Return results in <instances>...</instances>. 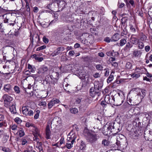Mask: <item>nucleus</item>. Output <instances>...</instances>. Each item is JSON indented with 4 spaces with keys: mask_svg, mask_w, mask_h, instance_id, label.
Listing matches in <instances>:
<instances>
[{
    "mask_svg": "<svg viewBox=\"0 0 152 152\" xmlns=\"http://www.w3.org/2000/svg\"><path fill=\"white\" fill-rule=\"evenodd\" d=\"M146 95L145 90L144 89L142 90L141 92H139L137 94H135L130 100H133L134 101H138L139 102L141 101Z\"/></svg>",
    "mask_w": 152,
    "mask_h": 152,
    "instance_id": "f257e3e1",
    "label": "nucleus"
},
{
    "mask_svg": "<svg viewBox=\"0 0 152 152\" xmlns=\"http://www.w3.org/2000/svg\"><path fill=\"white\" fill-rule=\"evenodd\" d=\"M99 136L97 134L95 133H91L89 132L87 133L86 137L87 141L93 145V144L97 140Z\"/></svg>",
    "mask_w": 152,
    "mask_h": 152,
    "instance_id": "f03ea898",
    "label": "nucleus"
},
{
    "mask_svg": "<svg viewBox=\"0 0 152 152\" xmlns=\"http://www.w3.org/2000/svg\"><path fill=\"white\" fill-rule=\"evenodd\" d=\"M2 98L5 106L7 107H9V105L12 100V97L7 94H5L3 96Z\"/></svg>",
    "mask_w": 152,
    "mask_h": 152,
    "instance_id": "7ed1b4c3",
    "label": "nucleus"
},
{
    "mask_svg": "<svg viewBox=\"0 0 152 152\" xmlns=\"http://www.w3.org/2000/svg\"><path fill=\"white\" fill-rule=\"evenodd\" d=\"M72 131L70 132L69 133L67 139V143H70L71 144H73L77 138V135L74 134V132Z\"/></svg>",
    "mask_w": 152,
    "mask_h": 152,
    "instance_id": "20e7f679",
    "label": "nucleus"
},
{
    "mask_svg": "<svg viewBox=\"0 0 152 152\" xmlns=\"http://www.w3.org/2000/svg\"><path fill=\"white\" fill-rule=\"evenodd\" d=\"M118 96H116L115 97V100L113 103V104L117 106H119L121 104L124 102L123 96L121 97L120 96V94L119 93L118 94Z\"/></svg>",
    "mask_w": 152,
    "mask_h": 152,
    "instance_id": "39448f33",
    "label": "nucleus"
},
{
    "mask_svg": "<svg viewBox=\"0 0 152 152\" xmlns=\"http://www.w3.org/2000/svg\"><path fill=\"white\" fill-rule=\"evenodd\" d=\"M104 100L107 104H113L115 101V98L113 96L112 97L111 99L110 96L107 95L105 96Z\"/></svg>",
    "mask_w": 152,
    "mask_h": 152,
    "instance_id": "423d86ee",
    "label": "nucleus"
},
{
    "mask_svg": "<svg viewBox=\"0 0 152 152\" xmlns=\"http://www.w3.org/2000/svg\"><path fill=\"white\" fill-rule=\"evenodd\" d=\"M59 100L57 99L53 98L51 100L48 104V107L49 109H50L55 104H57L59 102Z\"/></svg>",
    "mask_w": 152,
    "mask_h": 152,
    "instance_id": "0eeeda50",
    "label": "nucleus"
},
{
    "mask_svg": "<svg viewBox=\"0 0 152 152\" xmlns=\"http://www.w3.org/2000/svg\"><path fill=\"white\" fill-rule=\"evenodd\" d=\"M140 69L138 68H136L135 69V72L131 74V77L135 79L138 78L140 76V75L139 73L140 72Z\"/></svg>",
    "mask_w": 152,
    "mask_h": 152,
    "instance_id": "6e6552de",
    "label": "nucleus"
},
{
    "mask_svg": "<svg viewBox=\"0 0 152 152\" xmlns=\"http://www.w3.org/2000/svg\"><path fill=\"white\" fill-rule=\"evenodd\" d=\"M45 133L46 135V138L47 139H50L51 133L50 129V126L49 124H47V125L45 129Z\"/></svg>",
    "mask_w": 152,
    "mask_h": 152,
    "instance_id": "1a4fd4ad",
    "label": "nucleus"
},
{
    "mask_svg": "<svg viewBox=\"0 0 152 152\" xmlns=\"http://www.w3.org/2000/svg\"><path fill=\"white\" fill-rule=\"evenodd\" d=\"M48 69L47 66L45 65L42 66L38 69V73L39 74L44 73L47 71Z\"/></svg>",
    "mask_w": 152,
    "mask_h": 152,
    "instance_id": "9d476101",
    "label": "nucleus"
},
{
    "mask_svg": "<svg viewBox=\"0 0 152 152\" xmlns=\"http://www.w3.org/2000/svg\"><path fill=\"white\" fill-rule=\"evenodd\" d=\"M4 90L7 92H10L12 90V86L9 84L4 85Z\"/></svg>",
    "mask_w": 152,
    "mask_h": 152,
    "instance_id": "9b49d317",
    "label": "nucleus"
},
{
    "mask_svg": "<svg viewBox=\"0 0 152 152\" xmlns=\"http://www.w3.org/2000/svg\"><path fill=\"white\" fill-rule=\"evenodd\" d=\"M64 49V48L63 47H59L57 48V51H54L52 53L53 56H55L58 55L60 53V51H63Z\"/></svg>",
    "mask_w": 152,
    "mask_h": 152,
    "instance_id": "f8f14e48",
    "label": "nucleus"
},
{
    "mask_svg": "<svg viewBox=\"0 0 152 152\" xmlns=\"http://www.w3.org/2000/svg\"><path fill=\"white\" fill-rule=\"evenodd\" d=\"M102 87V84L100 83L98 81L94 83V88H95V91L99 90L101 89Z\"/></svg>",
    "mask_w": 152,
    "mask_h": 152,
    "instance_id": "ddd939ff",
    "label": "nucleus"
},
{
    "mask_svg": "<svg viewBox=\"0 0 152 152\" xmlns=\"http://www.w3.org/2000/svg\"><path fill=\"white\" fill-rule=\"evenodd\" d=\"M94 40L93 37L92 35H89L87 37L86 39H85L84 40L85 44L86 42H89V43H92Z\"/></svg>",
    "mask_w": 152,
    "mask_h": 152,
    "instance_id": "4468645a",
    "label": "nucleus"
},
{
    "mask_svg": "<svg viewBox=\"0 0 152 152\" xmlns=\"http://www.w3.org/2000/svg\"><path fill=\"white\" fill-rule=\"evenodd\" d=\"M134 35H132L131 36L130 39V41L132 43L134 44H136L138 43L139 39L136 37H134Z\"/></svg>",
    "mask_w": 152,
    "mask_h": 152,
    "instance_id": "2eb2a0df",
    "label": "nucleus"
},
{
    "mask_svg": "<svg viewBox=\"0 0 152 152\" xmlns=\"http://www.w3.org/2000/svg\"><path fill=\"white\" fill-rule=\"evenodd\" d=\"M9 109L11 113L13 114H15L16 113L15 106V105L12 104L11 106H9Z\"/></svg>",
    "mask_w": 152,
    "mask_h": 152,
    "instance_id": "dca6fc26",
    "label": "nucleus"
},
{
    "mask_svg": "<svg viewBox=\"0 0 152 152\" xmlns=\"http://www.w3.org/2000/svg\"><path fill=\"white\" fill-rule=\"evenodd\" d=\"M119 37L120 35L119 34H115L113 36L111 39V41L112 42L116 41L119 39Z\"/></svg>",
    "mask_w": 152,
    "mask_h": 152,
    "instance_id": "f3484780",
    "label": "nucleus"
},
{
    "mask_svg": "<svg viewBox=\"0 0 152 152\" xmlns=\"http://www.w3.org/2000/svg\"><path fill=\"white\" fill-rule=\"evenodd\" d=\"M37 55L34 54L31 56L32 58H34L35 60L39 62H41L43 60V58L42 57H39Z\"/></svg>",
    "mask_w": 152,
    "mask_h": 152,
    "instance_id": "a211bd4d",
    "label": "nucleus"
},
{
    "mask_svg": "<svg viewBox=\"0 0 152 152\" xmlns=\"http://www.w3.org/2000/svg\"><path fill=\"white\" fill-rule=\"evenodd\" d=\"M29 108L28 107H23L22 108V112L26 116H27Z\"/></svg>",
    "mask_w": 152,
    "mask_h": 152,
    "instance_id": "6ab92c4d",
    "label": "nucleus"
},
{
    "mask_svg": "<svg viewBox=\"0 0 152 152\" xmlns=\"http://www.w3.org/2000/svg\"><path fill=\"white\" fill-rule=\"evenodd\" d=\"M19 29H12L9 32L10 35L16 36L18 34V30Z\"/></svg>",
    "mask_w": 152,
    "mask_h": 152,
    "instance_id": "aec40b11",
    "label": "nucleus"
},
{
    "mask_svg": "<svg viewBox=\"0 0 152 152\" xmlns=\"http://www.w3.org/2000/svg\"><path fill=\"white\" fill-rule=\"evenodd\" d=\"M66 5V4L65 2L63 1H60L58 4V7L60 8H61V9L64 8Z\"/></svg>",
    "mask_w": 152,
    "mask_h": 152,
    "instance_id": "412c9836",
    "label": "nucleus"
},
{
    "mask_svg": "<svg viewBox=\"0 0 152 152\" xmlns=\"http://www.w3.org/2000/svg\"><path fill=\"white\" fill-rule=\"evenodd\" d=\"M90 95L91 96L93 97L96 95V91L95 88L94 87H91L90 90Z\"/></svg>",
    "mask_w": 152,
    "mask_h": 152,
    "instance_id": "4be33fe9",
    "label": "nucleus"
},
{
    "mask_svg": "<svg viewBox=\"0 0 152 152\" xmlns=\"http://www.w3.org/2000/svg\"><path fill=\"white\" fill-rule=\"evenodd\" d=\"M140 40L142 41H145L147 39V37L143 33H141L139 35Z\"/></svg>",
    "mask_w": 152,
    "mask_h": 152,
    "instance_id": "5701e85b",
    "label": "nucleus"
},
{
    "mask_svg": "<svg viewBox=\"0 0 152 152\" xmlns=\"http://www.w3.org/2000/svg\"><path fill=\"white\" fill-rule=\"evenodd\" d=\"M18 130V131L17 133H18L19 136L20 137H21L24 135L25 133L22 128H19Z\"/></svg>",
    "mask_w": 152,
    "mask_h": 152,
    "instance_id": "b1692460",
    "label": "nucleus"
},
{
    "mask_svg": "<svg viewBox=\"0 0 152 152\" xmlns=\"http://www.w3.org/2000/svg\"><path fill=\"white\" fill-rule=\"evenodd\" d=\"M73 129H72L70 132L73 131L72 132H74V134L75 135H77L75 133V131H76L77 132L79 130V128L75 124L73 125Z\"/></svg>",
    "mask_w": 152,
    "mask_h": 152,
    "instance_id": "393cba45",
    "label": "nucleus"
},
{
    "mask_svg": "<svg viewBox=\"0 0 152 152\" xmlns=\"http://www.w3.org/2000/svg\"><path fill=\"white\" fill-rule=\"evenodd\" d=\"M141 53L140 51L135 50L133 53V54L135 56H140L141 54Z\"/></svg>",
    "mask_w": 152,
    "mask_h": 152,
    "instance_id": "a878e982",
    "label": "nucleus"
},
{
    "mask_svg": "<svg viewBox=\"0 0 152 152\" xmlns=\"http://www.w3.org/2000/svg\"><path fill=\"white\" fill-rule=\"evenodd\" d=\"M102 144L104 146H107L109 144V142L106 139H103L102 141Z\"/></svg>",
    "mask_w": 152,
    "mask_h": 152,
    "instance_id": "bb28decb",
    "label": "nucleus"
},
{
    "mask_svg": "<svg viewBox=\"0 0 152 152\" xmlns=\"http://www.w3.org/2000/svg\"><path fill=\"white\" fill-rule=\"evenodd\" d=\"M86 144L85 142L83 141H81V143L80 145V149L81 150H83L86 147Z\"/></svg>",
    "mask_w": 152,
    "mask_h": 152,
    "instance_id": "cd10ccee",
    "label": "nucleus"
},
{
    "mask_svg": "<svg viewBox=\"0 0 152 152\" xmlns=\"http://www.w3.org/2000/svg\"><path fill=\"white\" fill-rule=\"evenodd\" d=\"M91 131L94 132H96L98 131V127L97 126H95L94 127H91Z\"/></svg>",
    "mask_w": 152,
    "mask_h": 152,
    "instance_id": "c85d7f7f",
    "label": "nucleus"
},
{
    "mask_svg": "<svg viewBox=\"0 0 152 152\" xmlns=\"http://www.w3.org/2000/svg\"><path fill=\"white\" fill-rule=\"evenodd\" d=\"M42 145V143L41 142H40L39 143V145L38 146H37L36 147L39 152H43Z\"/></svg>",
    "mask_w": 152,
    "mask_h": 152,
    "instance_id": "c756f323",
    "label": "nucleus"
},
{
    "mask_svg": "<svg viewBox=\"0 0 152 152\" xmlns=\"http://www.w3.org/2000/svg\"><path fill=\"white\" fill-rule=\"evenodd\" d=\"M113 79V75H111V74L110 75L108 78L107 80V83H110Z\"/></svg>",
    "mask_w": 152,
    "mask_h": 152,
    "instance_id": "7c9ffc66",
    "label": "nucleus"
},
{
    "mask_svg": "<svg viewBox=\"0 0 152 152\" xmlns=\"http://www.w3.org/2000/svg\"><path fill=\"white\" fill-rule=\"evenodd\" d=\"M34 131L33 134L38 135L39 136H40V134L39 133V130L36 127L34 126Z\"/></svg>",
    "mask_w": 152,
    "mask_h": 152,
    "instance_id": "2f4dec72",
    "label": "nucleus"
},
{
    "mask_svg": "<svg viewBox=\"0 0 152 152\" xmlns=\"http://www.w3.org/2000/svg\"><path fill=\"white\" fill-rule=\"evenodd\" d=\"M126 42V40L124 39H122L120 41V46H122L125 45Z\"/></svg>",
    "mask_w": 152,
    "mask_h": 152,
    "instance_id": "473e14b6",
    "label": "nucleus"
},
{
    "mask_svg": "<svg viewBox=\"0 0 152 152\" xmlns=\"http://www.w3.org/2000/svg\"><path fill=\"white\" fill-rule=\"evenodd\" d=\"M128 20L127 17H123L121 19V23L122 24H125Z\"/></svg>",
    "mask_w": 152,
    "mask_h": 152,
    "instance_id": "72a5a7b5",
    "label": "nucleus"
},
{
    "mask_svg": "<svg viewBox=\"0 0 152 152\" xmlns=\"http://www.w3.org/2000/svg\"><path fill=\"white\" fill-rule=\"evenodd\" d=\"M70 111L72 113L75 114L78 112V110L77 108H73L70 109Z\"/></svg>",
    "mask_w": 152,
    "mask_h": 152,
    "instance_id": "f704fd0d",
    "label": "nucleus"
},
{
    "mask_svg": "<svg viewBox=\"0 0 152 152\" xmlns=\"http://www.w3.org/2000/svg\"><path fill=\"white\" fill-rule=\"evenodd\" d=\"M14 90L15 92L17 94H18L20 92L19 88L18 86H14Z\"/></svg>",
    "mask_w": 152,
    "mask_h": 152,
    "instance_id": "c9c22d12",
    "label": "nucleus"
},
{
    "mask_svg": "<svg viewBox=\"0 0 152 152\" xmlns=\"http://www.w3.org/2000/svg\"><path fill=\"white\" fill-rule=\"evenodd\" d=\"M132 66V65L130 62H127L126 65V67L128 69H131Z\"/></svg>",
    "mask_w": 152,
    "mask_h": 152,
    "instance_id": "e433bc0d",
    "label": "nucleus"
},
{
    "mask_svg": "<svg viewBox=\"0 0 152 152\" xmlns=\"http://www.w3.org/2000/svg\"><path fill=\"white\" fill-rule=\"evenodd\" d=\"M96 69L99 70H102L103 69V67L100 64H98L96 66Z\"/></svg>",
    "mask_w": 152,
    "mask_h": 152,
    "instance_id": "4c0bfd02",
    "label": "nucleus"
},
{
    "mask_svg": "<svg viewBox=\"0 0 152 152\" xmlns=\"http://www.w3.org/2000/svg\"><path fill=\"white\" fill-rule=\"evenodd\" d=\"M40 111L39 110H37L36 111V113L34 116V118L35 119H37L39 116Z\"/></svg>",
    "mask_w": 152,
    "mask_h": 152,
    "instance_id": "58836bf2",
    "label": "nucleus"
},
{
    "mask_svg": "<svg viewBox=\"0 0 152 152\" xmlns=\"http://www.w3.org/2000/svg\"><path fill=\"white\" fill-rule=\"evenodd\" d=\"M138 43H139L138 46V47L140 49H142L144 47V45L143 43L142 42H139Z\"/></svg>",
    "mask_w": 152,
    "mask_h": 152,
    "instance_id": "ea45409f",
    "label": "nucleus"
},
{
    "mask_svg": "<svg viewBox=\"0 0 152 152\" xmlns=\"http://www.w3.org/2000/svg\"><path fill=\"white\" fill-rule=\"evenodd\" d=\"M2 150L5 152H10L11 150L9 148L6 147H2Z\"/></svg>",
    "mask_w": 152,
    "mask_h": 152,
    "instance_id": "a19ab883",
    "label": "nucleus"
},
{
    "mask_svg": "<svg viewBox=\"0 0 152 152\" xmlns=\"http://www.w3.org/2000/svg\"><path fill=\"white\" fill-rule=\"evenodd\" d=\"M46 47L45 45H43L37 49L36 51H39L45 49Z\"/></svg>",
    "mask_w": 152,
    "mask_h": 152,
    "instance_id": "79ce46f5",
    "label": "nucleus"
},
{
    "mask_svg": "<svg viewBox=\"0 0 152 152\" xmlns=\"http://www.w3.org/2000/svg\"><path fill=\"white\" fill-rule=\"evenodd\" d=\"M15 122L18 124H20L22 122L21 120L18 117L15 118Z\"/></svg>",
    "mask_w": 152,
    "mask_h": 152,
    "instance_id": "37998d69",
    "label": "nucleus"
},
{
    "mask_svg": "<svg viewBox=\"0 0 152 152\" xmlns=\"http://www.w3.org/2000/svg\"><path fill=\"white\" fill-rule=\"evenodd\" d=\"M11 129L13 130H18V129H19V127H18L15 124L12 125L11 127Z\"/></svg>",
    "mask_w": 152,
    "mask_h": 152,
    "instance_id": "c03bdc74",
    "label": "nucleus"
},
{
    "mask_svg": "<svg viewBox=\"0 0 152 152\" xmlns=\"http://www.w3.org/2000/svg\"><path fill=\"white\" fill-rule=\"evenodd\" d=\"M34 137H33V140L34 141H35L37 142H38L39 141V138L38 137V135L34 134Z\"/></svg>",
    "mask_w": 152,
    "mask_h": 152,
    "instance_id": "a18cd8bd",
    "label": "nucleus"
},
{
    "mask_svg": "<svg viewBox=\"0 0 152 152\" xmlns=\"http://www.w3.org/2000/svg\"><path fill=\"white\" fill-rule=\"evenodd\" d=\"M72 145L70 144V143H67L66 144V146L67 148L70 149L72 147Z\"/></svg>",
    "mask_w": 152,
    "mask_h": 152,
    "instance_id": "49530a36",
    "label": "nucleus"
},
{
    "mask_svg": "<svg viewBox=\"0 0 152 152\" xmlns=\"http://www.w3.org/2000/svg\"><path fill=\"white\" fill-rule=\"evenodd\" d=\"M43 41L45 43H48L49 42L48 39L45 37H43Z\"/></svg>",
    "mask_w": 152,
    "mask_h": 152,
    "instance_id": "de8ad7c7",
    "label": "nucleus"
},
{
    "mask_svg": "<svg viewBox=\"0 0 152 152\" xmlns=\"http://www.w3.org/2000/svg\"><path fill=\"white\" fill-rule=\"evenodd\" d=\"M107 103L105 101H103L101 102V104L102 105V106L103 107H106L107 105Z\"/></svg>",
    "mask_w": 152,
    "mask_h": 152,
    "instance_id": "09e8293b",
    "label": "nucleus"
},
{
    "mask_svg": "<svg viewBox=\"0 0 152 152\" xmlns=\"http://www.w3.org/2000/svg\"><path fill=\"white\" fill-rule=\"evenodd\" d=\"M34 112L32 110H29L28 113V114H27V115L29 116H31L32 115H33Z\"/></svg>",
    "mask_w": 152,
    "mask_h": 152,
    "instance_id": "8fccbe9b",
    "label": "nucleus"
},
{
    "mask_svg": "<svg viewBox=\"0 0 152 152\" xmlns=\"http://www.w3.org/2000/svg\"><path fill=\"white\" fill-rule=\"evenodd\" d=\"M127 33L126 29H124L122 32H121V34L122 36L124 35H126Z\"/></svg>",
    "mask_w": 152,
    "mask_h": 152,
    "instance_id": "3c124183",
    "label": "nucleus"
},
{
    "mask_svg": "<svg viewBox=\"0 0 152 152\" xmlns=\"http://www.w3.org/2000/svg\"><path fill=\"white\" fill-rule=\"evenodd\" d=\"M107 55L109 56H114V54L111 52H107L106 53Z\"/></svg>",
    "mask_w": 152,
    "mask_h": 152,
    "instance_id": "603ef678",
    "label": "nucleus"
},
{
    "mask_svg": "<svg viewBox=\"0 0 152 152\" xmlns=\"http://www.w3.org/2000/svg\"><path fill=\"white\" fill-rule=\"evenodd\" d=\"M46 102H41L39 104V105L40 106H42L44 107H45L46 105Z\"/></svg>",
    "mask_w": 152,
    "mask_h": 152,
    "instance_id": "864d4df0",
    "label": "nucleus"
},
{
    "mask_svg": "<svg viewBox=\"0 0 152 152\" xmlns=\"http://www.w3.org/2000/svg\"><path fill=\"white\" fill-rule=\"evenodd\" d=\"M33 124H30L29 122H27L26 124V126L27 127H29L30 126H33Z\"/></svg>",
    "mask_w": 152,
    "mask_h": 152,
    "instance_id": "5fc2aeb1",
    "label": "nucleus"
},
{
    "mask_svg": "<svg viewBox=\"0 0 152 152\" xmlns=\"http://www.w3.org/2000/svg\"><path fill=\"white\" fill-rule=\"evenodd\" d=\"M27 142V141L25 139H22V145H25Z\"/></svg>",
    "mask_w": 152,
    "mask_h": 152,
    "instance_id": "6e6d98bb",
    "label": "nucleus"
},
{
    "mask_svg": "<svg viewBox=\"0 0 152 152\" xmlns=\"http://www.w3.org/2000/svg\"><path fill=\"white\" fill-rule=\"evenodd\" d=\"M132 46V45L130 44L129 42L127 43L126 45V49L130 48H131Z\"/></svg>",
    "mask_w": 152,
    "mask_h": 152,
    "instance_id": "4d7b16f0",
    "label": "nucleus"
},
{
    "mask_svg": "<svg viewBox=\"0 0 152 152\" xmlns=\"http://www.w3.org/2000/svg\"><path fill=\"white\" fill-rule=\"evenodd\" d=\"M145 49L146 52H148L150 50V48L149 46L147 45L145 47Z\"/></svg>",
    "mask_w": 152,
    "mask_h": 152,
    "instance_id": "13d9d810",
    "label": "nucleus"
},
{
    "mask_svg": "<svg viewBox=\"0 0 152 152\" xmlns=\"http://www.w3.org/2000/svg\"><path fill=\"white\" fill-rule=\"evenodd\" d=\"M109 70L108 69H106V71L104 73V76H107L109 75Z\"/></svg>",
    "mask_w": 152,
    "mask_h": 152,
    "instance_id": "bf43d9fd",
    "label": "nucleus"
},
{
    "mask_svg": "<svg viewBox=\"0 0 152 152\" xmlns=\"http://www.w3.org/2000/svg\"><path fill=\"white\" fill-rule=\"evenodd\" d=\"M100 75L98 73H96L94 75V77L95 78L99 77H100Z\"/></svg>",
    "mask_w": 152,
    "mask_h": 152,
    "instance_id": "052dcab7",
    "label": "nucleus"
},
{
    "mask_svg": "<svg viewBox=\"0 0 152 152\" xmlns=\"http://www.w3.org/2000/svg\"><path fill=\"white\" fill-rule=\"evenodd\" d=\"M26 6L27 7V11H30V8L29 4L28 2H26Z\"/></svg>",
    "mask_w": 152,
    "mask_h": 152,
    "instance_id": "680f3d73",
    "label": "nucleus"
},
{
    "mask_svg": "<svg viewBox=\"0 0 152 152\" xmlns=\"http://www.w3.org/2000/svg\"><path fill=\"white\" fill-rule=\"evenodd\" d=\"M74 53H75V52H74V51L73 50H72V51H70L69 53V55L70 56H73L74 55Z\"/></svg>",
    "mask_w": 152,
    "mask_h": 152,
    "instance_id": "e2e57ef3",
    "label": "nucleus"
},
{
    "mask_svg": "<svg viewBox=\"0 0 152 152\" xmlns=\"http://www.w3.org/2000/svg\"><path fill=\"white\" fill-rule=\"evenodd\" d=\"M104 41L107 42H109L110 41V39L109 37H107L104 39Z\"/></svg>",
    "mask_w": 152,
    "mask_h": 152,
    "instance_id": "0e129e2a",
    "label": "nucleus"
},
{
    "mask_svg": "<svg viewBox=\"0 0 152 152\" xmlns=\"http://www.w3.org/2000/svg\"><path fill=\"white\" fill-rule=\"evenodd\" d=\"M98 55L101 57H103L104 56V54L102 52L99 53H98Z\"/></svg>",
    "mask_w": 152,
    "mask_h": 152,
    "instance_id": "69168bd1",
    "label": "nucleus"
},
{
    "mask_svg": "<svg viewBox=\"0 0 152 152\" xmlns=\"http://www.w3.org/2000/svg\"><path fill=\"white\" fill-rule=\"evenodd\" d=\"M4 118V116L1 114H0V121H3Z\"/></svg>",
    "mask_w": 152,
    "mask_h": 152,
    "instance_id": "338daca9",
    "label": "nucleus"
},
{
    "mask_svg": "<svg viewBox=\"0 0 152 152\" xmlns=\"http://www.w3.org/2000/svg\"><path fill=\"white\" fill-rule=\"evenodd\" d=\"M80 47V45L78 43H76L74 45V47L75 48H78Z\"/></svg>",
    "mask_w": 152,
    "mask_h": 152,
    "instance_id": "774afa93",
    "label": "nucleus"
}]
</instances>
